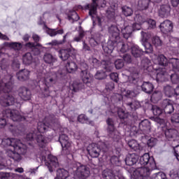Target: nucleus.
Here are the masks:
<instances>
[{"instance_id": "f257e3e1", "label": "nucleus", "mask_w": 179, "mask_h": 179, "mask_svg": "<svg viewBox=\"0 0 179 179\" xmlns=\"http://www.w3.org/2000/svg\"><path fill=\"white\" fill-rule=\"evenodd\" d=\"M151 59L155 64L152 65V62L149 58L145 57L141 60V66L145 73L149 76L155 80L159 82H166L167 80V66H171L170 61L164 55H157L156 54L150 53Z\"/></svg>"}, {"instance_id": "f03ea898", "label": "nucleus", "mask_w": 179, "mask_h": 179, "mask_svg": "<svg viewBox=\"0 0 179 179\" xmlns=\"http://www.w3.org/2000/svg\"><path fill=\"white\" fill-rule=\"evenodd\" d=\"M9 60L3 59L0 63V68L3 73H6L4 77L0 80V104L3 107L9 106H15L17 110L22 107L21 102H15V97L10 96L8 93L13 89V76L8 73L9 69Z\"/></svg>"}, {"instance_id": "7ed1b4c3", "label": "nucleus", "mask_w": 179, "mask_h": 179, "mask_svg": "<svg viewBox=\"0 0 179 179\" xmlns=\"http://www.w3.org/2000/svg\"><path fill=\"white\" fill-rule=\"evenodd\" d=\"M137 166L133 173V179H149L150 172L156 169V162L149 153H145L140 157Z\"/></svg>"}, {"instance_id": "20e7f679", "label": "nucleus", "mask_w": 179, "mask_h": 179, "mask_svg": "<svg viewBox=\"0 0 179 179\" xmlns=\"http://www.w3.org/2000/svg\"><path fill=\"white\" fill-rule=\"evenodd\" d=\"M0 142L3 146H10L13 148V150L8 148L6 153L7 156L10 157V159H13L14 162H20L22 160V156L20 155L24 156V155L27 153V145L22 143V141L17 138H0Z\"/></svg>"}, {"instance_id": "39448f33", "label": "nucleus", "mask_w": 179, "mask_h": 179, "mask_svg": "<svg viewBox=\"0 0 179 179\" xmlns=\"http://www.w3.org/2000/svg\"><path fill=\"white\" fill-rule=\"evenodd\" d=\"M3 117H0V129L8 127L9 131L14 135H19L22 132V129L19 125L8 124L6 118H10L14 122H20L22 121H29L27 117L22 116V113L17 109H6L3 111ZM5 117L6 118H5Z\"/></svg>"}, {"instance_id": "423d86ee", "label": "nucleus", "mask_w": 179, "mask_h": 179, "mask_svg": "<svg viewBox=\"0 0 179 179\" xmlns=\"http://www.w3.org/2000/svg\"><path fill=\"white\" fill-rule=\"evenodd\" d=\"M108 31L110 36L108 45L102 47L103 52L108 55L113 53V50L117 47V43L120 40V29L118 27L112 25L109 27Z\"/></svg>"}, {"instance_id": "0eeeda50", "label": "nucleus", "mask_w": 179, "mask_h": 179, "mask_svg": "<svg viewBox=\"0 0 179 179\" xmlns=\"http://www.w3.org/2000/svg\"><path fill=\"white\" fill-rule=\"evenodd\" d=\"M59 125L58 119L54 115H50L45 117L43 122H38L37 130L38 133L36 134H44L47 131H50V129L55 128Z\"/></svg>"}, {"instance_id": "6e6552de", "label": "nucleus", "mask_w": 179, "mask_h": 179, "mask_svg": "<svg viewBox=\"0 0 179 179\" xmlns=\"http://www.w3.org/2000/svg\"><path fill=\"white\" fill-rule=\"evenodd\" d=\"M59 142L62 148V154L64 155H71L73 157V153L76 152V148H75V145L72 141H69V137L65 134H59Z\"/></svg>"}, {"instance_id": "1a4fd4ad", "label": "nucleus", "mask_w": 179, "mask_h": 179, "mask_svg": "<svg viewBox=\"0 0 179 179\" xmlns=\"http://www.w3.org/2000/svg\"><path fill=\"white\" fill-rule=\"evenodd\" d=\"M36 141V144L39 148H44L47 145V138L40 133H36L35 131H31L27 134L24 141L29 146H33L32 142Z\"/></svg>"}, {"instance_id": "9d476101", "label": "nucleus", "mask_w": 179, "mask_h": 179, "mask_svg": "<svg viewBox=\"0 0 179 179\" xmlns=\"http://www.w3.org/2000/svg\"><path fill=\"white\" fill-rule=\"evenodd\" d=\"M170 65H171L172 69L167 70L168 75L165 82L169 80L170 76L172 83L178 85L179 83V60L177 58L171 59Z\"/></svg>"}, {"instance_id": "9b49d317", "label": "nucleus", "mask_w": 179, "mask_h": 179, "mask_svg": "<svg viewBox=\"0 0 179 179\" xmlns=\"http://www.w3.org/2000/svg\"><path fill=\"white\" fill-rule=\"evenodd\" d=\"M106 124L108 125L106 131L110 138H112L114 142H118L120 141L121 134L115 129V123L114 122V120L113 118L108 117L106 120Z\"/></svg>"}, {"instance_id": "f8f14e48", "label": "nucleus", "mask_w": 179, "mask_h": 179, "mask_svg": "<svg viewBox=\"0 0 179 179\" xmlns=\"http://www.w3.org/2000/svg\"><path fill=\"white\" fill-rule=\"evenodd\" d=\"M106 3L104 0L101 1V4L100 6L97 4V0H92V3L87 4L84 7L82 6H78V9H85V10H89L90 16H93V15H96L97 8H106Z\"/></svg>"}, {"instance_id": "ddd939ff", "label": "nucleus", "mask_w": 179, "mask_h": 179, "mask_svg": "<svg viewBox=\"0 0 179 179\" xmlns=\"http://www.w3.org/2000/svg\"><path fill=\"white\" fill-rule=\"evenodd\" d=\"M141 34L142 40L144 41L143 45L145 48V54H152L153 52V46L149 43V40L152 38V33L142 31Z\"/></svg>"}, {"instance_id": "4468645a", "label": "nucleus", "mask_w": 179, "mask_h": 179, "mask_svg": "<svg viewBox=\"0 0 179 179\" xmlns=\"http://www.w3.org/2000/svg\"><path fill=\"white\" fill-rule=\"evenodd\" d=\"M77 169L76 176L79 179H86L90 176V169L85 165H82L80 163L76 164Z\"/></svg>"}, {"instance_id": "2eb2a0df", "label": "nucleus", "mask_w": 179, "mask_h": 179, "mask_svg": "<svg viewBox=\"0 0 179 179\" xmlns=\"http://www.w3.org/2000/svg\"><path fill=\"white\" fill-rule=\"evenodd\" d=\"M136 6L137 10H148V12L150 13L153 10L152 1L150 0H138Z\"/></svg>"}, {"instance_id": "dca6fc26", "label": "nucleus", "mask_w": 179, "mask_h": 179, "mask_svg": "<svg viewBox=\"0 0 179 179\" xmlns=\"http://www.w3.org/2000/svg\"><path fill=\"white\" fill-rule=\"evenodd\" d=\"M130 75L127 77V85H136L139 79V73L135 68L129 69Z\"/></svg>"}, {"instance_id": "f3484780", "label": "nucleus", "mask_w": 179, "mask_h": 179, "mask_svg": "<svg viewBox=\"0 0 179 179\" xmlns=\"http://www.w3.org/2000/svg\"><path fill=\"white\" fill-rule=\"evenodd\" d=\"M48 159H49V162H45V166H47L49 171L52 173L54 169H57V167L59 166V163H58V158L52 155H49Z\"/></svg>"}, {"instance_id": "a211bd4d", "label": "nucleus", "mask_w": 179, "mask_h": 179, "mask_svg": "<svg viewBox=\"0 0 179 179\" xmlns=\"http://www.w3.org/2000/svg\"><path fill=\"white\" fill-rule=\"evenodd\" d=\"M173 22L169 20H164L159 25V29L164 34H169V33H171L173 31Z\"/></svg>"}, {"instance_id": "6ab92c4d", "label": "nucleus", "mask_w": 179, "mask_h": 179, "mask_svg": "<svg viewBox=\"0 0 179 179\" xmlns=\"http://www.w3.org/2000/svg\"><path fill=\"white\" fill-rule=\"evenodd\" d=\"M138 129L142 131L143 135H148V134H150V129H152L150 121L148 120H142L138 124Z\"/></svg>"}, {"instance_id": "aec40b11", "label": "nucleus", "mask_w": 179, "mask_h": 179, "mask_svg": "<svg viewBox=\"0 0 179 179\" xmlns=\"http://www.w3.org/2000/svg\"><path fill=\"white\" fill-rule=\"evenodd\" d=\"M18 95L22 100H24V101H28V100L31 99V92H30V90L25 87H22L18 90Z\"/></svg>"}, {"instance_id": "412c9836", "label": "nucleus", "mask_w": 179, "mask_h": 179, "mask_svg": "<svg viewBox=\"0 0 179 179\" xmlns=\"http://www.w3.org/2000/svg\"><path fill=\"white\" fill-rule=\"evenodd\" d=\"M87 150L91 157H99L100 156V149L96 143H91L88 145Z\"/></svg>"}, {"instance_id": "4be33fe9", "label": "nucleus", "mask_w": 179, "mask_h": 179, "mask_svg": "<svg viewBox=\"0 0 179 179\" xmlns=\"http://www.w3.org/2000/svg\"><path fill=\"white\" fill-rule=\"evenodd\" d=\"M162 107L164 110V114H171L174 111L173 102L170 99H165L162 103Z\"/></svg>"}, {"instance_id": "5701e85b", "label": "nucleus", "mask_w": 179, "mask_h": 179, "mask_svg": "<svg viewBox=\"0 0 179 179\" xmlns=\"http://www.w3.org/2000/svg\"><path fill=\"white\" fill-rule=\"evenodd\" d=\"M131 43L125 44L122 40H121V37L119 36V40L116 42V47L118 50H120V52H127L131 50Z\"/></svg>"}, {"instance_id": "b1692460", "label": "nucleus", "mask_w": 179, "mask_h": 179, "mask_svg": "<svg viewBox=\"0 0 179 179\" xmlns=\"http://www.w3.org/2000/svg\"><path fill=\"white\" fill-rule=\"evenodd\" d=\"M139 157L135 153L128 154L124 159L127 166H134L138 163Z\"/></svg>"}, {"instance_id": "393cba45", "label": "nucleus", "mask_w": 179, "mask_h": 179, "mask_svg": "<svg viewBox=\"0 0 179 179\" xmlns=\"http://www.w3.org/2000/svg\"><path fill=\"white\" fill-rule=\"evenodd\" d=\"M136 94L134 91H131L129 90H122L121 94L116 93L115 94V97H118V100L120 101L122 100V97L132 98L135 97Z\"/></svg>"}, {"instance_id": "a878e982", "label": "nucleus", "mask_w": 179, "mask_h": 179, "mask_svg": "<svg viewBox=\"0 0 179 179\" xmlns=\"http://www.w3.org/2000/svg\"><path fill=\"white\" fill-rule=\"evenodd\" d=\"M80 77L83 83H85V85H87V83H92V82H93V75L90 74L87 69L81 71Z\"/></svg>"}, {"instance_id": "bb28decb", "label": "nucleus", "mask_w": 179, "mask_h": 179, "mask_svg": "<svg viewBox=\"0 0 179 179\" xmlns=\"http://www.w3.org/2000/svg\"><path fill=\"white\" fill-rule=\"evenodd\" d=\"M50 77L44 79V86L46 87H50L51 85H54L57 83V80L58 79V73H55L53 74H49Z\"/></svg>"}, {"instance_id": "cd10ccee", "label": "nucleus", "mask_w": 179, "mask_h": 179, "mask_svg": "<svg viewBox=\"0 0 179 179\" xmlns=\"http://www.w3.org/2000/svg\"><path fill=\"white\" fill-rule=\"evenodd\" d=\"M16 76L20 82H24L30 79V71L27 69L20 70L17 74Z\"/></svg>"}, {"instance_id": "c85d7f7f", "label": "nucleus", "mask_w": 179, "mask_h": 179, "mask_svg": "<svg viewBox=\"0 0 179 179\" xmlns=\"http://www.w3.org/2000/svg\"><path fill=\"white\" fill-rule=\"evenodd\" d=\"M43 61L45 64L54 65L55 62H57L58 57L55 55H52L51 53L45 52L43 55Z\"/></svg>"}, {"instance_id": "c756f323", "label": "nucleus", "mask_w": 179, "mask_h": 179, "mask_svg": "<svg viewBox=\"0 0 179 179\" xmlns=\"http://www.w3.org/2000/svg\"><path fill=\"white\" fill-rule=\"evenodd\" d=\"M22 61L24 65L27 66L31 65V64L36 62V59L33 57V55L29 52L22 55Z\"/></svg>"}, {"instance_id": "7c9ffc66", "label": "nucleus", "mask_w": 179, "mask_h": 179, "mask_svg": "<svg viewBox=\"0 0 179 179\" xmlns=\"http://www.w3.org/2000/svg\"><path fill=\"white\" fill-rule=\"evenodd\" d=\"M171 8L169 5H162L158 10V14L160 17H167L170 15Z\"/></svg>"}, {"instance_id": "2f4dec72", "label": "nucleus", "mask_w": 179, "mask_h": 179, "mask_svg": "<svg viewBox=\"0 0 179 179\" xmlns=\"http://www.w3.org/2000/svg\"><path fill=\"white\" fill-rule=\"evenodd\" d=\"M165 136L169 141H176L178 138L177 130L173 129H168L165 131Z\"/></svg>"}, {"instance_id": "473e14b6", "label": "nucleus", "mask_w": 179, "mask_h": 179, "mask_svg": "<svg viewBox=\"0 0 179 179\" xmlns=\"http://www.w3.org/2000/svg\"><path fill=\"white\" fill-rule=\"evenodd\" d=\"M72 50L71 48L61 49L58 51L59 57L63 61H66L71 57V52Z\"/></svg>"}, {"instance_id": "72a5a7b5", "label": "nucleus", "mask_w": 179, "mask_h": 179, "mask_svg": "<svg viewBox=\"0 0 179 179\" xmlns=\"http://www.w3.org/2000/svg\"><path fill=\"white\" fill-rule=\"evenodd\" d=\"M131 54L133 57H134L135 58H139L141 55H143V52L146 53V52H144L137 45H131Z\"/></svg>"}, {"instance_id": "f704fd0d", "label": "nucleus", "mask_w": 179, "mask_h": 179, "mask_svg": "<svg viewBox=\"0 0 179 179\" xmlns=\"http://www.w3.org/2000/svg\"><path fill=\"white\" fill-rule=\"evenodd\" d=\"M121 31L124 38L128 40V38L132 36V31H134V29H132V26L127 25L122 29Z\"/></svg>"}, {"instance_id": "c9c22d12", "label": "nucleus", "mask_w": 179, "mask_h": 179, "mask_svg": "<svg viewBox=\"0 0 179 179\" xmlns=\"http://www.w3.org/2000/svg\"><path fill=\"white\" fill-rule=\"evenodd\" d=\"M101 34L96 33L94 35L92 38L90 39V44L92 47H96V45H99L100 43H101Z\"/></svg>"}, {"instance_id": "e433bc0d", "label": "nucleus", "mask_w": 179, "mask_h": 179, "mask_svg": "<svg viewBox=\"0 0 179 179\" xmlns=\"http://www.w3.org/2000/svg\"><path fill=\"white\" fill-rule=\"evenodd\" d=\"M141 89L143 92H145V93H148V94H150V93L153 92L155 87L153 86V84H152L150 82H143L141 85Z\"/></svg>"}, {"instance_id": "4c0bfd02", "label": "nucleus", "mask_w": 179, "mask_h": 179, "mask_svg": "<svg viewBox=\"0 0 179 179\" xmlns=\"http://www.w3.org/2000/svg\"><path fill=\"white\" fill-rule=\"evenodd\" d=\"M67 19L71 23H74V22H78L80 19L78 13L75 10H70L67 14Z\"/></svg>"}, {"instance_id": "58836bf2", "label": "nucleus", "mask_w": 179, "mask_h": 179, "mask_svg": "<svg viewBox=\"0 0 179 179\" xmlns=\"http://www.w3.org/2000/svg\"><path fill=\"white\" fill-rule=\"evenodd\" d=\"M78 121L81 124H88V125H92V127H94V122L89 120V118L85 114L80 115L78 117Z\"/></svg>"}, {"instance_id": "ea45409f", "label": "nucleus", "mask_w": 179, "mask_h": 179, "mask_svg": "<svg viewBox=\"0 0 179 179\" xmlns=\"http://www.w3.org/2000/svg\"><path fill=\"white\" fill-rule=\"evenodd\" d=\"M69 177V172L64 169H59L57 171V179H67Z\"/></svg>"}, {"instance_id": "a19ab883", "label": "nucleus", "mask_w": 179, "mask_h": 179, "mask_svg": "<svg viewBox=\"0 0 179 179\" xmlns=\"http://www.w3.org/2000/svg\"><path fill=\"white\" fill-rule=\"evenodd\" d=\"M128 146L130 147V149H132V150H134L135 152H137V150H142V147L139 143H138V141L136 140H130L128 142Z\"/></svg>"}, {"instance_id": "79ce46f5", "label": "nucleus", "mask_w": 179, "mask_h": 179, "mask_svg": "<svg viewBox=\"0 0 179 179\" xmlns=\"http://www.w3.org/2000/svg\"><path fill=\"white\" fill-rule=\"evenodd\" d=\"M65 66L67 72L69 73H73V72L78 70V65H76L75 62H67Z\"/></svg>"}, {"instance_id": "37998d69", "label": "nucleus", "mask_w": 179, "mask_h": 179, "mask_svg": "<svg viewBox=\"0 0 179 179\" xmlns=\"http://www.w3.org/2000/svg\"><path fill=\"white\" fill-rule=\"evenodd\" d=\"M122 13L126 17L132 16L134 15V9L128 6H122Z\"/></svg>"}, {"instance_id": "c03bdc74", "label": "nucleus", "mask_w": 179, "mask_h": 179, "mask_svg": "<svg viewBox=\"0 0 179 179\" xmlns=\"http://www.w3.org/2000/svg\"><path fill=\"white\" fill-rule=\"evenodd\" d=\"M164 92L166 97H173V96H174V94H176L175 89L170 85L165 86L164 87Z\"/></svg>"}, {"instance_id": "a18cd8bd", "label": "nucleus", "mask_w": 179, "mask_h": 179, "mask_svg": "<svg viewBox=\"0 0 179 179\" xmlns=\"http://www.w3.org/2000/svg\"><path fill=\"white\" fill-rule=\"evenodd\" d=\"M17 174L13 173L0 172V179H15Z\"/></svg>"}, {"instance_id": "49530a36", "label": "nucleus", "mask_w": 179, "mask_h": 179, "mask_svg": "<svg viewBox=\"0 0 179 179\" xmlns=\"http://www.w3.org/2000/svg\"><path fill=\"white\" fill-rule=\"evenodd\" d=\"M115 108L120 120H125L126 118H128V113L125 112V109L122 108Z\"/></svg>"}, {"instance_id": "de8ad7c7", "label": "nucleus", "mask_w": 179, "mask_h": 179, "mask_svg": "<svg viewBox=\"0 0 179 179\" xmlns=\"http://www.w3.org/2000/svg\"><path fill=\"white\" fill-rule=\"evenodd\" d=\"M83 86V84L80 83H78L76 81H74L71 85H70V89L75 93L77 92H79V90H82V87Z\"/></svg>"}, {"instance_id": "09e8293b", "label": "nucleus", "mask_w": 179, "mask_h": 179, "mask_svg": "<svg viewBox=\"0 0 179 179\" xmlns=\"http://www.w3.org/2000/svg\"><path fill=\"white\" fill-rule=\"evenodd\" d=\"M35 156L36 157V159H39L40 162H41V163H43V162H45V151L41 149H39L38 150V152L35 154Z\"/></svg>"}, {"instance_id": "8fccbe9b", "label": "nucleus", "mask_w": 179, "mask_h": 179, "mask_svg": "<svg viewBox=\"0 0 179 179\" xmlns=\"http://www.w3.org/2000/svg\"><path fill=\"white\" fill-rule=\"evenodd\" d=\"M127 107H129L131 111H135V110H138L139 107H141V103L137 101H134L132 102H129L127 103Z\"/></svg>"}, {"instance_id": "3c124183", "label": "nucleus", "mask_w": 179, "mask_h": 179, "mask_svg": "<svg viewBox=\"0 0 179 179\" xmlns=\"http://www.w3.org/2000/svg\"><path fill=\"white\" fill-rule=\"evenodd\" d=\"M152 111L154 115L156 117H160V115H162L163 113V110L160 108V107L153 105L152 107Z\"/></svg>"}, {"instance_id": "603ef678", "label": "nucleus", "mask_w": 179, "mask_h": 179, "mask_svg": "<svg viewBox=\"0 0 179 179\" xmlns=\"http://www.w3.org/2000/svg\"><path fill=\"white\" fill-rule=\"evenodd\" d=\"M47 33L48 34H49V36H50V37H55V36H57V34H64V29H48L47 31Z\"/></svg>"}, {"instance_id": "864d4df0", "label": "nucleus", "mask_w": 179, "mask_h": 179, "mask_svg": "<svg viewBox=\"0 0 179 179\" xmlns=\"http://www.w3.org/2000/svg\"><path fill=\"white\" fill-rule=\"evenodd\" d=\"M152 43L155 47H162L163 45V41L160 39V37L155 36L152 38Z\"/></svg>"}, {"instance_id": "5fc2aeb1", "label": "nucleus", "mask_w": 179, "mask_h": 179, "mask_svg": "<svg viewBox=\"0 0 179 179\" xmlns=\"http://www.w3.org/2000/svg\"><path fill=\"white\" fill-rule=\"evenodd\" d=\"M97 148L99 149V152H106L108 150V145L103 141H99L96 144Z\"/></svg>"}, {"instance_id": "6e6d98bb", "label": "nucleus", "mask_w": 179, "mask_h": 179, "mask_svg": "<svg viewBox=\"0 0 179 179\" xmlns=\"http://www.w3.org/2000/svg\"><path fill=\"white\" fill-rule=\"evenodd\" d=\"M8 46L10 47V48H13L15 51H20L22 50L23 45L20 43L17 42H11L8 43Z\"/></svg>"}, {"instance_id": "4d7b16f0", "label": "nucleus", "mask_w": 179, "mask_h": 179, "mask_svg": "<svg viewBox=\"0 0 179 179\" xmlns=\"http://www.w3.org/2000/svg\"><path fill=\"white\" fill-rule=\"evenodd\" d=\"M25 47H27V48H30L31 50H34V51H36V52L34 53L35 55H38V54H40V50L36 48V43H34L29 42L25 44Z\"/></svg>"}, {"instance_id": "13d9d810", "label": "nucleus", "mask_w": 179, "mask_h": 179, "mask_svg": "<svg viewBox=\"0 0 179 179\" xmlns=\"http://www.w3.org/2000/svg\"><path fill=\"white\" fill-rule=\"evenodd\" d=\"M95 79L98 80H103V79H106L107 78V74L103 71H98L94 76Z\"/></svg>"}, {"instance_id": "bf43d9fd", "label": "nucleus", "mask_w": 179, "mask_h": 179, "mask_svg": "<svg viewBox=\"0 0 179 179\" xmlns=\"http://www.w3.org/2000/svg\"><path fill=\"white\" fill-rule=\"evenodd\" d=\"M110 163L113 166H121V161H120V157L117 156H112Z\"/></svg>"}, {"instance_id": "052dcab7", "label": "nucleus", "mask_w": 179, "mask_h": 179, "mask_svg": "<svg viewBox=\"0 0 179 179\" xmlns=\"http://www.w3.org/2000/svg\"><path fill=\"white\" fill-rule=\"evenodd\" d=\"M145 23H147L148 26V30H152V29L156 28V21L155 20L149 19L147 21H145Z\"/></svg>"}, {"instance_id": "680f3d73", "label": "nucleus", "mask_w": 179, "mask_h": 179, "mask_svg": "<svg viewBox=\"0 0 179 179\" xmlns=\"http://www.w3.org/2000/svg\"><path fill=\"white\" fill-rule=\"evenodd\" d=\"M134 22L136 23H139L140 24H142L143 23H146V20H145L144 17L141 15V14H137L134 17Z\"/></svg>"}, {"instance_id": "e2e57ef3", "label": "nucleus", "mask_w": 179, "mask_h": 179, "mask_svg": "<svg viewBox=\"0 0 179 179\" xmlns=\"http://www.w3.org/2000/svg\"><path fill=\"white\" fill-rule=\"evenodd\" d=\"M90 63L94 68H99L100 66V61L96 58L92 57L90 59Z\"/></svg>"}, {"instance_id": "0e129e2a", "label": "nucleus", "mask_w": 179, "mask_h": 179, "mask_svg": "<svg viewBox=\"0 0 179 179\" xmlns=\"http://www.w3.org/2000/svg\"><path fill=\"white\" fill-rule=\"evenodd\" d=\"M166 178V173L163 172H158L154 173L152 176V179H164Z\"/></svg>"}, {"instance_id": "69168bd1", "label": "nucleus", "mask_w": 179, "mask_h": 179, "mask_svg": "<svg viewBox=\"0 0 179 179\" xmlns=\"http://www.w3.org/2000/svg\"><path fill=\"white\" fill-rule=\"evenodd\" d=\"M124 60L121 59H117L115 62V66L116 69H122V68H124Z\"/></svg>"}, {"instance_id": "338daca9", "label": "nucleus", "mask_w": 179, "mask_h": 179, "mask_svg": "<svg viewBox=\"0 0 179 179\" xmlns=\"http://www.w3.org/2000/svg\"><path fill=\"white\" fill-rule=\"evenodd\" d=\"M157 143V139L155 138H150L147 141V145L149 146V148H153L154 146H156V144Z\"/></svg>"}, {"instance_id": "774afa93", "label": "nucleus", "mask_w": 179, "mask_h": 179, "mask_svg": "<svg viewBox=\"0 0 179 179\" xmlns=\"http://www.w3.org/2000/svg\"><path fill=\"white\" fill-rule=\"evenodd\" d=\"M169 176L173 179H179V171L171 170L169 173Z\"/></svg>"}]
</instances>
